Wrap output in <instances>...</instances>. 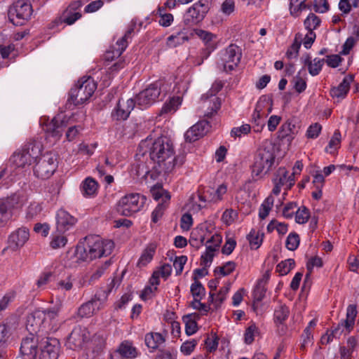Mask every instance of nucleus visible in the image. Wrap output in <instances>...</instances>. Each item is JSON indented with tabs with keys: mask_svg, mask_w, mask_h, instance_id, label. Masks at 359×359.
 I'll return each mask as SVG.
<instances>
[{
	"mask_svg": "<svg viewBox=\"0 0 359 359\" xmlns=\"http://www.w3.org/2000/svg\"><path fill=\"white\" fill-rule=\"evenodd\" d=\"M149 154L151 160L156 164L158 173L169 174L184 162V156H176L173 143L166 136L153 139L150 135L142 140L137 155L144 156Z\"/></svg>",
	"mask_w": 359,
	"mask_h": 359,
	"instance_id": "f257e3e1",
	"label": "nucleus"
},
{
	"mask_svg": "<svg viewBox=\"0 0 359 359\" xmlns=\"http://www.w3.org/2000/svg\"><path fill=\"white\" fill-rule=\"evenodd\" d=\"M114 247L111 240H102L99 236H87L86 244L79 246L77 253L79 258L83 261H91L96 258L109 255Z\"/></svg>",
	"mask_w": 359,
	"mask_h": 359,
	"instance_id": "f03ea898",
	"label": "nucleus"
},
{
	"mask_svg": "<svg viewBox=\"0 0 359 359\" xmlns=\"http://www.w3.org/2000/svg\"><path fill=\"white\" fill-rule=\"evenodd\" d=\"M170 90L171 83L163 80L156 81L136 96L135 104L140 108H147L158 99H163Z\"/></svg>",
	"mask_w": 359,
	"mask_h": 359,
	"instance_id": "7ed1b4c3",
	"label": "nucleus"
},
{
	"mask_svg": "<svg viewBox=\"0 0 359 359\" xmlns=\"http://www.w3.org/2000/svg\"><path fill=\"white\" fill-rule=\"evenodd\" d=\"M275 147L269 141H265L257 149L252 165V173L257 176L266 174L275 161Z\"/></svg>",
	"mask_w": 359,
	"mask_h": 359,
	"instance_id": "20e7f679",
	"label": "nucleus"
},
{
	"mask_svg": "<svg viewBox=\"0 0 359 359\" xmlns=\"http://www.w3.org/2000/svg\"><path fill=\"white\" fill-rule=\"evenodd\" d=\"M96 88L97 85L92 77H83L71 89L67 101L74 106L82 104L88 100Z\"/></svg>",
	"mask_w": 359,
	"mask_h": 359,
	"instance_id": "39448f33",
	"label": "nucleus"
},
{
	"mask_svg": "<svg viewBox=\"0 0 359 359\" xmlns=\"http://www.w3.org/2000/svg\"><path fill=\"white\" fill-rule=\"evenodd\" d=\"M79 115L80 114H74L68 120H66L65 117H62L61 115H57L51 120L44 116L40 118L39 123L42 129L48 136L57 140L62 136L64 128L68 126L69 123H74L76 121L74 117Z\"/></svg>",
	"mask_w": 359,
	"mask_h": 359,
	"instance_id": "423d86ee",
	"label": "nucleus"
},
{
	"mask_svg": "<svg viewBox=\"0 0 359 359\" xmlns=\"http://www.w3.org/2000/svg\"><path fill=\"white\" fill-rule=\"evenodd\" d=\"M241 56L242 52L240 47L231 43L219 53L217 67L226 72H231L237 67Z\"/></svg>",
	"mask_w": 359,
	"mask_h": 359,
	"instance_id": "0eeeda50",
	"label": "nucleus"
},
{
	"mask_svg": "<svg viewBox=\"0 0 359 359\" xmlns=\"http://www.w3.org/2000/svg\"><path fill=\"white\" fill-rule=\"evenodd\" d=\"M147 198L139 194H130L122 197L117 204V211L124 216H130L140 211Z\"/></svg>",
	"mask_w": 359,
	"mask_h": 359,
	"instance_id": "6e6552de",
	"label": "nucleus"
},
{
	"mask_svg": "<svg viewBox=\"0 0 359 359\" xmlns=\"http://www.w3.org/2000/svg\"><path fill=\"white\" fill-rule=\"evenodd\" d=\"M57 166L55 154L51 152L46 153L37 160L34 168V172L38 178L48 179L54 173Z\"/></svg>",
	"mask_w": 359,
	"mask_h": 359,
	"instance_id": "1a4fd4ad",
	"label": "nucleus"
},
{
	"mask_svg": "<svg viewBox=\"0 0 359 359\" xmlns=\"http://www.w3.org/2000/svg\"><path fill=\"white\" fill-rule=\"evenodd\" d=\"M40 151L39 145L30 144L22 150L15 152L10 158V163L18 168L29 166L36 160Z\"/></svg>",
	"mask_w": 359,
	"mask_h": 359,
	"instance_id": "9d476101",
	"label": "nucleus"
},
{
	"mask_svg": "<svg viewBox=\"0 0 359 359\" xmlns=\"http://www.w3.org/2000/svg\"><path fill=\"white\" fill-rule=\"evenodd\" d=\"M32 6L29 4L19 0L13 4L9 8L8 16L10 22H14L15 20H29L32 15Z\"/></svg>",
	"mask_w": 359,
	"mask_h": 359,
	"instance_id": "9b49d317",
	"label": "nucleus"
},
{
	"mask_svg": "<svg viewBox=\"0 0 359 359\" xmlns=\"http://www.w3.org/2000/svg\"><path fill=\"white\" fill-rule=\"evenodd\" d=\"M38 338L33 334L24 337L20 348L23 359H36L38 353Z\"/></svg>",
	"mask_w": 359,
	"mask_h": 359,
	"instance_id": "f8f14e48",
	"label": "nucleus"
},
{
	"mask_svg": "<svg viewBox=\"0 0 359 359\" xmlns=\"http://www.w3.org/2000/svg\"><path fill=\"white\" fill-rule=\"evenodd\" d=\"M20 203L18 195L0 199V224L6 223L11 217V210L18 208Z\"/></svg>",
	"mask_w": 359,
	"mask_h": 359,
	"instance_id": "ddd939ff",
	"label": "nucleus"
},
{
	"mask_svg": "<svg viewBox=\"0 0 359 359\" xmlns=\"http://www.w3.org/2000/svg\"><path fill=\"white\" fill-rule=\"evenodd\" d=\"M90 338V332L85 327L80 326L76 327L70 333L67 343L71 348H81L88 341Z\"/></svg>",
	"mask_w": 359,
	"mask_h": 359,
	"instance_id": "4468645a",
	"label": "nucleus"
},
{
	"mask_svg": "<svg viewBox=\"0 0 359 359\" xmlns=\"http://www.w3.org/2000/svg\"><path fill=\"white\" fill-rule=\"evenodd\" d=\"M209 10L208 0H199L195 3L187 12V20H192L194 22H201Z\"/></svg>",
	"mask_w": 359,
	"mask_h": 359,
	"instance_id": "2eb2a0df",
	"label": "nucleus"
},
{
	"mask_svg": "<svg viewBox=\"0 0 359 359\" xmlns=\"http://www.w3.org/2000/svg\"><path fill=\"white\" fill-rule=\"evenodd\" d=\"M45 316L41 310H36L27 318L26 328L29 334H37L40 331L45 330Z\"/></svg>",
	"mask_w": 359,
	"mask_h": 359,
	"instance_id": "dca6fc26",
	"label": "nucleus"
},
{
	"mask_svg": "<svg viewBox=\"0 0 359 359\" xmlns=\"http://www.w3.org/2000/svg\"><path fill=\"white\" fill-rule=\"evenodd\" d=\"M86 0H76L73 1L65 10L59 18L57 22H75L81 18V13L77 11L86 2Z\"/></svg>",
	"mask_w": 359,
	"mask_h": 359,
	"instance_id": "f3484780",
	"label": "nucleus"
},
{
	"mask_svg": "<svg viewBox=\"0 0 359 359\" xmlns=\"http://www.w3.org/2000/svg\"><path fill=\"white\" fill-rule=\"evenodd\" d=\"M29 237V233L27 228H19L9 236L8 240V246L12 250H17L25 244Z\"/></svg>",
	"mask_w": 359,
	"mask_h": 359,
	"instance_id": "a211bd4d",
	"label": "nucleus"
},
{
	"mask_svg": "<svg viewBox=\"0 0 359 359\" xmlns=\"http://www.w3.org/2000/svg\"><path fill=\"white\" fill-rule=\"evenodd\" d=\"M210 128L207 120H202L191 126L184 134L186 141L193 142L206 134Z\"/></svg>",
	"mask_w": 359,
	"mask_h": 359,
	"instance_id": "6ab92c4d",
	"label": "nucleus"
},
{
	"mask_svg": "<svg viewBox=\"0 0 359 359\" xmlns=\"http://www.w3.org/2000/svg\"><path fill=\"white\" fill-rule=\"evenodd\" d=\"M45 316L44 328L46 331L56 332L60 326V323L58 320V313L60 312V306H56L46 310H41Z\"/></svg>",
	"mask_w": 359,
	"mask_h": 359,
	"instance_id": "aec40b11",
	"label": "nucleus"
},
{
	"mask_svg": "<svg viewBox=\"0 0 359 359\" xmlns=\"http://www.w3.org/2000/svg\"><path fill=\"white\" fill-rule=\"evenodd\" d=\"M59 351V341L55 338H47L43 341L39 359H57Z\"/></svg>",
	"mask_w": 359,
	"mask_h": 359,
	"instance_id": "412c9836",
	"label": "nucleus"
},
{
	"mask_svg": "<svg viewBox=\"0 0 359 359\" xmlns=\"http://www.w3.org/2000/svg\"><path fill=\"white\" fill-rule=\"evenodd\" d=\"M133 32V28H130L124 34L123 36L121 37L119 40H118L116 44L111 46L109 50H108L105 55V58L107 60H112L115 57H118L123 52L126 50L128 46V40L130 38L131 33Z\"/></svg>",
	"mask_w": 359,
	"mask_h": 359,
	"instance_id": "4be33fe9",
	"label": "nucleus"
},
{
	"mask_svg": "<svg viewBox=\"0 0 359 359\" xmlns=\"http://www.w3.org/2000/svg\"><path fill=\"white\" fill-rule=\"evenodd\" d=\"M135 105V100L133 99H128L126 101L123 100H119L111 116L116 120H126L128 118Z\"/></svg>",
	"mask_w": 359,
	"mask_h": 359,
	"instance_id": "5701e85b",
	"label": "nucleus"
},
{
	"mask_svg": "<svg viewBox=\"0 0 359 359\" xmlns=\"http://www.w3.org/2000/svg\"><path fill=\"white\" fill-rule=\"evenodd\" d=\"M57 229L60 233L69 230L76 222V219L65 210H59L56 215Z\"/></svg>",
	"mask_w": 359,
	"mask_h": 359,
	"instance_id": "b1692460",
	"label": "nucleus"
},
{
	"mask_svg": "<svg viewBox=\"0 0 359 359\" xmlns=\"http://www.w3.org/2000/svg\"><path fill=\"white\" fill-rule=\"evenodd\" d=\"M299 130V126L295 120H287L281 126L278 131V137L287 139L288 142H291L298 133Z\"/></svg>",
	"mask_w": 359,
	"mask_h": 359,
	"instance_id": "393cba45",
	"label": "nucleus"
},
{
	"mask_svg": "<svg viewBox=\"0 0 359 359\" xmlns=\"http://www.w3.org/2000/svg\"><path fill=\"white\" fill-rule=\"evenodd\" d=\"M353 81V77L351 75L346 76L342 81L337 87H333L330 90V95L333 98H337L338 100H342L346 97L349 91L350 86Z\"/></svg>",
	"mask_w": 359,
	"mask_h": 359,
	"instance_id": "a878e982",
	"label": "nucleus"
},
{
	"mask_svg": "<svg viewBox=\"0 0 359 359\" xmlns=\"http://www.w3.org/2000/svg\"><path fill=\"white\" fill-rule=\"evenodd\" d=\"M98 187L97 181L91 177H88L81 182L80 190L84 197L93 198L97 195Z\"/></svg>",
	"mask_w": 359,
	"mask_h": 359,
	"instance_id": "bb28decb",
	"label": "nucleus"
},
{
	"mask_svg": "<svg viewBox=\"0 0 359 359\" xmlns=\"http://www.w3.org/2000/svg\"><path fill=\"white\" fill-rule=\"evenodd\" d=\"M350 36L347 38L343 45V49L341 54L347 55L352 49L355 42L359 39V27L357 24H352L349 27Z\"/></svg>",
	"mask_w": 359,
	"mask_h": 359,
	"instance_id": "cd10ccee",
	"label": "nucleus"
},
{
	"mask_svg": "<svg viewBox=\"0 0 359 359\" xmlns=\"http://www.w3.org/2000/svg\"><path fill=\"white\" fill-rule=\"evenodd\" d=\"M294 172L289 175V172L285 168H280L276 172L273 179V183H278L281 185H286L287 189H290L294 183Z\"/></svg>",
	"mask_w": 359,
	"mask_h": 359,
	"instance_id": "c85d7f7f",
	"label": "nucleus"
},
{
	"mask_svg": "<svg viewBox=\"0 0 359 359\" xmlns=\"http://www.w3.org/2000/svg\"><path fill=\"white\" fill-rule=\"evenodd\" d=\"M304 63L307 66L309 74L314 76L320 72L325 63V60L316 57L311 60V57L307 55L304 58Z\"/></svg>",
	"mask_w": 359,
	"mask_h": 359,
	"instance_id": "c756f323",
	"label": "nucleus"
},
{
	"mask_svg": "<svg viewBox=\"0 0 359 359\" xmlns=\"http://www.w3.org/2000/svg\"><path fill=\"white\" fill-rule=\"evenodd\" d=\"M269 106V102L266 98L260 99L255 107V111L252 114V121L258 120V119H264L268 116V114L271 111V106L269 107L267 111H265L264 108Z\"/></svg>",
	"mask_w": 359,
	"mask_h": 359,
	"instance_id": "7c9ffc66",
	"label": "nucleus"
},
{
	"mask_svg": "<svg viewBox=\"0 0 359 359\" xmlns=\"http://www.w3.org/2000/svg\"><path fill=\"white\" fill-rule=\"evenodd\" d=\"M269 106V102L266 98L260 99L255 107V111L252 114V121L258 120V119H264L268 116V114L271 111V106L269 107L267 111H265L264 108Z\"/></svg>",
	"mask_w": 359,
	"mask_h": 359,
	"instance_id": "2f4dec72",
	"label": "nucleus"
},
{
	"mask_svg": "<svg viewBox=\"0 0 359 359\" xmlns=\"http://www.w3.org/2000/svg\"><path fill=\"white\" fill-rule=\"evenodd\" d=\"M105 346V338L101 333L95 334L89 341V348L95 355L100 354Z\"/></svg>",
	"mask_w": 359,
	"mask_h": 359,
	"instance_id": "473e14b6",
	"label": "nucleus"
},
{
	"mask_svg": "<svg viewBox=\"0 0 359 359\" xmlns=\"http://www.w3.org/2000/svg\"><path fill=\"white\" fill-rule=\"evenodd\" d=\"M114 285L115 279H113L109 285L110 288L107 292L106 291H101L95 294L94 297L90 300L91 302H94L93 305L94 308H95V311H99L104 307L108 297V293L111 291V287H114Z\"/></svg>",
	"mask_w": 359,
	"mask_h": 359,
	"instance_id": "72a5a7b5",
	"label": "nucleus"
},
{
	"mask_svg": "<svg viewBox=\"0 0 359 359\" xmlns=\"http://www.w3.org/2000/svg\"><path fill=\"white\" fill-rule=\"evenodd\" d=\"M182 103L180 96L172 97L169 102H165L161 109L160 115H165L175 113Z\"/></svg>",
	"mask_w": 359,
	"mask_h": 359,
	"instance_id": "f704fd0d",
	"label": "nucleus"
},
{
	"mask_svg": "<svg viewBox=\"0 0 359 359\" xmlns=\"http://www.w3.org/2000/svg\"><path fill=\"white\" fill-rule=\"evenodd\" d=\"M156 244L150 243L149 245H148V246L145 248L138 261V266H144L148 263H149L153 259V257L156 252Z\"/></svg>",
	"mask_w": 359,
	"mask_h": 359,
	"instance_id": "c9c22d12",
	"label": "nucleus"
},
{
	"mask_svg": "<svg viewBox=\"0 0 359 359\" xmlns=\"http://www.w3.org/2000/svg\"><path fill=\"white\" fill-rule=\"evenodd\" d=\"M118 352L122 357L126 358H133L137 355L136 348L133 346L132 343L128 341H125L121 344Z\"/></svg>",
	"mask_w": 359,
	"mask_h": 359,
	"instance_id": "e433bc0d",
	"label": "nucleus"
},
{
	"mask_svg": "<svg viewBox=\"0 0 359 359\" xmlns=\"http://www.w3.org/2000/svg\"><path fill=\"white\" fill-rule=\"evenodd\" d=\"M307 0H290V12L293 16L297 17L309 8L306 4Z\"/></svg>",
	"mask_w": 359,
	"mask_h": 359,
	"instance_id": "4c0bfd02",
	"label": "nucleus"
},
{
	"mask_svg": "<svg viewBox=\"0 0 359 359\" xmlns=\"http://www.w3.org/2000/svg\"><path fill=\"white\" fill-rule=\"evenodd\" d=\"M144 340L147 347L151 349H156L164 342L163 336L157 332L147 334Z\"/></svg>",
	"mask_w": 359,
	"mask_h": 359,
	"instance_id": "58836bf2",
	"label": "nucleus"
},
{
	"mask_svg": "<svg viewBox=\"0 0 359 359\" xmlns=\"http://www.w3.org/2000/svg\"><path fill=\"white\" fill-rule=\"evenodd\" d=\"M192 35H190V30L178 32L176 35H171L168 38V44L170 46H176L177 45L188 41Z\"/></svg>",
	"mask_w": 359,
	"mask_h": 359,
	"instance_id": "ea45409f",
	"label": "nucleus"
},
{
	"mask_svg": "<svg viewBox=\"0 0 359 359\" xmlns=\"http://www.w3.org/2000/svg\"><path fill=\"white\" fill-rule=\"evenodd\" d=\"M357 315V309L355 305H349L346 311V318L344 320L345 327L348 332L353 328L355 323V318Z\"/></svg>",
	"mask_w": 359,
	"mask_h": 359,
	"instance_id": "a19ab883",
	"label": "nucleus"
},
{
	"mask_svg": "<svg viewBox=\"0 0 359 359\" xmlns=\"http://www.w3.org/2000/svg\"><path fill=\"white\" fill-rule=\"evenodd\" d=\"M227 187L224 184L219 185L216 190L212 189L207 191L209 194V201L217 203L222 199L223 196L226 193Z\"/></svg>",
	"mask_w": 359,
	"mask_h": 359,
	"instance_id": "79ce46f5",
	"label": "nucleus"
},
{
	"mask_svg": "<svg viewBox=\"0 0 359 359\" xmlns=\"http://www.w3.org/2000/svg\"><path fill=\"white\" fill-rule=\"evenodd\" d=\"M290 310L285 305H279L274 310V322L276 324L278 323H284L288 318Z\"/></svg>",
	"mask_w": 359,
	"mask_h": 359,
	"instance_id": "37998d69",
	"label": "nucleus"
},
{
	"mask_svg": "<svg viewBox=\"0 0 359 359\" xmlns=\"http://www.w3.org/2000/svg\"><path fill=\"white\" fill-rule=\"evenodd\" d=\"M340 143L341 134L338 130H336L330 140L328 145L326 147L325 151L327 153L334 154L339 147Z\"/></svg>",
	"mask_w": 359,
	"mask_h": 359,
	"instance_id": "c03bdc74",
	"label": "nucleus"
},
{
	"mask_svg": "<svg viewBox=\"0 0 359 359\" xmlns=\"http://www.w3.org/2000/svg\"><path fill=\"white\" fill-rule=\"evenodd\" d=\"M295 262L293 259H287L280 262L276 266V271L280 276L287 274L294 268Z\"/></svg>",
	"mask_w": 359,
	"mask_h": 359,
	"instance_id": "a18cd8bd",
	"label": "nucleus"
},
{
	"mask_svg": "<svg viewBox=\"0 0 359 359\" xmlns=\"http://www.w3.org/2000/svg\"><path fill=\"white\" fill-rule=\"evenodd\" d=\"M93 302H94L88 301L83 304L78 309V316L81 318H88L93 316L95 312Z\"/></svg>",
	"mask_w": 359,
	"mask_h": 359,
	"instance_id": "49530a36",
	"label": "nucleus"
},
{
	"mask_svg": "<svg viewBox=\"0 0 359 359\" xmlns=\"http://www.w3.org/2000/svg\"><path fill=\"white\" fill-rule=\"evenodd\" d=\"M274 203V198L272 196H269L263 202V203L261 205L259 211V216L261 219H265L270 210H271Z\"/></svg>",
	"mask_w": 359,
	"mask_h": 359,
	"instance_id": "de8ad7c7",
	"label": "nucleus"
},
{
	"mask_svg": "<svg viewBox=\"0 0 359 359\" xmlns=\"http://www.w3.org/2000/svg\"><path fill=\"white\" fill-rule=\"evenodd\" d=\"M231 285V284L230 283H226L224 286L221 287L219 292L215 294L214 296V300L211 302L215 304L216 307L219 306L225 300L226 296L230 290Z\"/></svg>",
	"mask_w": 359,
	"mask_h": 359,
	"instance_id": "09e8293b",
	"label": "nucleus"
},
{
	"mask_svg": "<svg viewBox=\"0 0 359 359\" xmlns=\"http://www.w3.org/2000/svg\"><path fill=\"white\" fill-rule=\"evenodd\" d=\"M236 266V264L234 262H227L222 266L215 268L214 272L215 274L219 273L223 276H226L234 271Z\"/></svg>",
	"mask_w": 359,
	"mask_h": 359,
	"instance_id": "8fccbe9b",
	"label": "nucleus"
},
{
	"mask_svg": "<svg viewBox=\"0 0 359 359\" xmlns=\"http://www.w3.org/2000/svg\"><path fill=\"white\" fill-rule=\"evenodd\" d=\"M11 336V329L6 324H0V348H6Z\"/></svg>",
	"mask_w": 359,
	"mask_h": 359,
	"instance_id": "3c124183",
	"label": "nucleus"
},
{
	"mask_svg": "<svg viewBox=\"0 0 359 359\" xmlns=\"http://www.w3.org/2000/svg\"><path fill=\"white\" fill-rule=\"evenodd\" d=\"M299 241V236L297 233H290L287 237L285 246L289 250L294 251L298 248Z\"/></svg>",
	"mask_w": 359,
	"mask_h": 359,
	"instance_id": "603ef678",
	"label": "nucleus"
},
{
	"mask_svg": "<svg viewBox=\"0 0 359 359\" xmlns=\"http://www.w3.org/2000/svg\"><path fill=\"white\" fill-rule=\"evenodd\" d=\"M67 238L65 236L60 233H54L52 235V240L50 241V246L54 248H60L64 247L67 243Z\"/></svg>",
	"mask_w": 359,
	"mask_h": 359,
	"instance_id": "864d4df0",
	"label": "nucleus"
},
{
	"mask_svg": "<svg viewBox=\"0 0 359 359\" xmlns=\"http://www.w3.org/2000/svg\"><path fill=\"white\" fill-rule=\"evenodd\" d=\"M191 292L194 299H201L205 295V288L198 280H195V282L191 285Z\"/></svg>",
	"mask_w": 359,
	"mask_h": 359,
	"instance_id": "5fc2aeb1",
	"label": "nucleus"
},
{
	"mask_svg": "<svg viewBox=\"0 0 359 359\" xmlns=\"http://www.w3.org/2000/svg\"><path fill=\"white\" fill-rule=\"evenodd\" d=\"M309 218V210L302 206L299 208L295 214V221L299 224H305Z\"/></svg>",
	"mask_w": 359,
	"mask_h": 359,
	"instance_id": "6e6d98bb",
	"label": "nucleus"
},
{
	"mask_svg": "<svg viewBox=\"0 0 359 359\" xmlns=\"http://www.w3.org/2000/svg\"><path fill=\"white\" fill-rule=\"evenodd\" d=\"M262 237L263 234L260 235L255 230L251 231L248 236V239L251 247L258 248L262 243Z\"/></svg>",
	"mask_w": 359,
	"mask_h": 359,
	"instance_id": "4d7b16f0",
	"label": "nucleus"
},
{
	"mask_svg": "<svg viewBox=\"0 0 359 359\" xmlns=\"http://www.w3.org/2000/svg\"><path fill=\"white\" fill-rule=\"evenodd\" d=\"M194 34L198 36L205 42H210L213 39V38H215V36L210 32L196 29H190V35H192L193 36Z\"/></svg>",
	"mask_w": 359,
	"mask_h": 359,
	"instance_id": "13d9d810",
	"label": "nucleus"
},
{
	"mask_svg": "<svg viewBox=\"0 0 359 359\" xmlns=\"http://www.w3.org/2000/svg\"><path fill=\"white\" fill-rule=\"evenodd\" d=\"M187 261V256L182 255L180 257H177L173 262V266L175 269V273L177 276H179L182 273L184 266Z\"/></svg>",
	"mask_w": 359,
	"mask_h": 359,
	"instance_id": "bf43d9fd",
	"label": "nucleus"
},
{
	"mask_svg": "<svg viewBox=\"0 0 359 359\" xmlns=\"http://www.w3.org/2000/svg\"><path fill=\"white\" fill-rule=\"evenodd\" d=\"M321 130V125L318 123H313L308 128L306 137L310 139H316L318 137Z\"/></svg>",
	"mask_w": 359,
	"mask_h": 359,
	"instance_id": "052dcab7",
	"label": "nucleus"
},
{
	"mask_svg": "<svg viewBox=\"0 0 359 359\" xmlns=\"http://www.w3.org/2000/svg\"><path fill=\"white\" fill-rule=\"evenodd\" d=\"M323 266V262L321 258L319 257H312L309 262L307 263L306 268L309 271V273L306 275L305 281L309 279L310 273H311L312 269L314 266L321 267Z\"/></svg>",
	"mask_w": 359,
	"mask_h": 359,
	"instance_id": "680f3d73",
	"label": "nucleus"
},
{
	"mask_svg": "<svg viewBox=\"0 0 359 359\" xmlns=\"http://www.w3.org/2000/svg\"><path fill=\"white\" fill-rule=\"evenodd\" d=\"M294 88L299 93H302L306 88V82L299 75L296 76L292 81Z\"/></svg>",
	"mask_w": 359,
	"mask_h": 359,
	"instance_id": "e2e57ef3",
	"label": "nucleus"
},
{
	"mask_svg": "<svg viewBox=\"0 0 359 359\" xmlns=\"http://www.w3.org/2000/svg\"><path fill=\"white\" fill-rule=\"evenodd\" d=\"M313 8L317 13H325L329 9V4L327 0H314Z\"/></svg>",
	"mask_w": 359,
	"mask_h": 359,
	"instance_id": "0e129e2a",
	"label": "nucleus"
},
{
	"mask_svg": "<svg viewBox=\"0 0 359 359\" xmlns=\"http://www.w3.org/2000/svg\"><path fill=\"white\" fill-rule=\"evenodd\" d=\"M300 42L295 40L294 43L290 46L286 52V56L288 59L297 57L298 55L299 50L300 48Z\"/></svg>",
	"mask_w": 359,
	"mask_h": 359,
	"instance_id": "69168bd1",
	"label": "nucleus"
},
{
	"mask_svg": "<svg viewBox=\"0 0 359 359\" xmlns=\"http://www.w3.org/2000/svg\"><path fill=\"white\" fill-rule=\"evenodd\" d=\"M257 330L258 329L255 325H251L246 329L245 332V342L246 344H250L254 341V336Z\"/></svg>",
	"mask_w": 359,
	"mask_h": 359,
	"instance_id": "338daca9",
	"label": "nucleus"
},
{
	"mask_svg": "<svg viewBox=\"0 0 359 359\" xmlns=\"http://www.w3.org/2000/svg\"><path fill=\"white\" fill-rule=\"evenodd\" d=\"M236 245V242L233 238H227L222 249V253L226 255H230L233 251Z\"/></svg>",
	"mask_w": 359,
	"mask_h": 359,
	"instance_id": "774afa93",
	"label": "nucleus"
}]
</instances>
